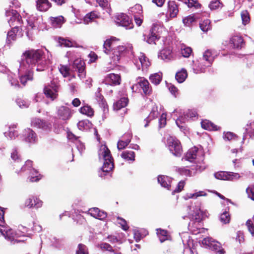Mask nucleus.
Segmentation results:
<instances>
[{
  "mask_svg": "<svg viewBox=\"0 0 254 254\" xmlns=\"http://www.w3.org/2000/svg\"><path fill=\"white\" fill-rule=\"evenodd\" d=\"M44 52L42 50H30L25 51L22 56V60L26 63V65L30 70L33 66L37 65V71L44 70L50 61H46L44 57Z\"/></svg>",
  "mask_w": 254,
  "mask_h": 254,
  "instance_id": "nucleus-1",
  "label": "nucleus"
},
{
  "mask_svg": "<svg viewBox=\"0 0 254 254\" xmlns=\"http://www.w3.org/2000/svg\"><path fill=\"white\" fill-rule=\"evenodd\" d=\"M98 155L100 160L104 161L103 165L101 168L102 173H107L114 168L113 159L110 151L106 145H101L98 151Z\"/></svg>",
  "mask_w": 254,
  "mask_h": 254,
  "instance_id": "nucleus-2",
  "label": "nucleus"
},
{
  "mask_svg": "<svg viewBox=\"0 0 254 254\" xmlns=\"http://www.w3.org/2000/svg\"><path fill=\"white\" fill-rule=\"evenodd\" d=\"M28 228L23 226H19L16 232L13 231V230L8 227L7 229H4L5 233L3 235L5 239L10 242L14 243L15 242H20L22 240H18L17 238L21 236H27L28 230ZM23 240H22V241Z\"/></svg>",
  "mask_w": 254,
  "mask_h": 254,
  "instance_id": "nucleus-3",
  "label": "nucleus"
},
{
  "mask_svg": "<svg viewBox=\"0 0 254 254\" xmlns=\"http://www.w3.org/2000/svg\"><path fill=\"white\" fill-rule=\"evenodd\" d=\"M201 60L205 61L204 65H202V63H199L196 68L193 67L195 73L204 72L205 67L209 66L214 60V56L212 52L209 50H206L203 54Z\"/></svg>",
  "mask_w": 254,
  "mask_h": 254,
  "instance_id": "nucleus-4",
  "label": "nucleus"
},
{
  "mask_svg": "<svg viewBox=\"0 0 254 254\" xmlns=\"http://www.w3.org/2000/svg\"><path fill=\"white\" fill-rule=\"evenodd\" d=\"M167 144L170 152L176 156H180L182 148L180 142L175 137L170 136L167 139Z\"/></svg>",
  "mask_w": 254,
  "mask_h": 254,
  "instance_id": "nucleus-5",
  "label": "nucleus"
},
{
  "mask_svg": "<svg viewBox=\"0 0 254 254\" xmlns=\"http://www.w3.org/2000/svg\"><path fill=\"white\" fill-rule=\"evenodd\" d=\"M115 22L118 26L125 27L126 29L133 28L131 19L126 14L120 13L116 16Z\"/></svg>",
  "mask_w": 254,
  "mask_h": 254,
  "instance_id": "nucleus-6",
  "label": "nucleus"
},
{
  "mask_svg": "<svg viewBox=\"0 0 254 254\" xmlns=\"http://www.w3.org/2000/svg\"><path fill=\"white\" fill-rule=\"evenodd\" d=\"M32 166V162L31 160H27L26 161L24 166L22 168V170H30L31 174V176L29 177L30 181L31 182H37L42 179V176L39 174L38 172L35 169H30Z\"/></svg>",
  "mask_w": 254,
  "mask_h": 254,
  "instance_id": "nucleus-7",
  "label": "nucleus"
},
{
  "mask_svg": "<svg viewBox=\"0 0 254 254\" xmlns=\"http://www.w3.org/2000/svg\"><path fill=\"white\" fill-rule=\"evenodd\" d=\"M72 68L78 72V76L81 79H83L86 76L85 64L80 58L75 59L72 64Z\"/></svg>",
  "mask_w": 254,
  "mask_h": 254,
  "instance_id": "nucleus-8",
  "label": "nucleus"
},
{
  "mask_svg": "<svg viewBox=\"0 0 254 254\" xmlns=\"http://www.w3.org/2000/svg\"><path fill=\"white\" fill-rule=\"evenodd\" d=\"M216 179L222 180L233 181L239 179L241 176L239 174L231 172L220 171L214 174Z\"/></svg>",
  "mask_w": 254,
  "mask_h": 254,
  "instance_id": "nucleus-9",
  "label": "nucleus"
},
{
  "mask_svg": "<svg viewBox=\"0 0 254 254\" xmlns=\"http://www.w3.org/2000/svg\"><path fill=\"white\" fill-rule=\"evenodd\" d=\"M161 28L159 25L154 24L150 30L149 35L144 37V40L149 44H155V41L160 37L157 33L159 32V29Z\"/></svg>",
  "mask_w": 254,
  "mask_h": 254,
  "instance_id": "nucleus-10",
  "label": "nucleus"
},
{
  "mask_svg": "<svg viewBox=\"0 0 254 254\" xmlns=\"http://www.w3.org/2000/svg\"><path fill=\"white\" fill-rule=\"evenodd\" d=\"M19 72L20 73L25 72V75H23L20 76V82L23 85H25L27 80H31L32 79L33 73L28 68L27 65L25 64L23 61V63H21L20 64Z\"/></svg>",
  "mask_w": 254,
  "mask_h": 254,
  "instance_id": "nucleus-11",
  "label": "nucleus"
},
{
  "mask_svg": "<svg viewBox=\"0 0 254 254\" xmlns=\"http://www.w3.org/2000/svg\"><path fill=\"white\" fill-rule=\"evenodd\" d=\"M120 42V40L115 37H112L111 38L107 39L104 43L103 50L105 53L107 54L114 51L117 44Z\"/></svg>",
  "mask_w": 254,
  "mask_h": 254,
  "instance_id": "nucleus-12",
  "label": "nucleus"
},
{
  "mask_svg": "<svg viewBox=\"0 0 254 254\" xmlns=\"http://www.w3.org/2000/svg\"><path fill=\"white\" fill-rule=\"evenodd\" d=\"M58 90V85L55 83H51V85L46 86L44 88V93L46 96L54 100L57 97Z\"/></svg>",
  "mask_w": 254,
  "mask_h": 254,
  "instance_id": "nucleus-13",
  "label": "nucleus"
},
{
  "mask_svg": "<svg viewBox=\"0 0 254 254\" xmlns=\"http://www.w3.org/2000/svg\"><path fill=\"white\" fill-rule=\"evenodd\" d=\"M196 115V113L195 111L189 110L186 114L183 116H180L176 120V123L178 127L181 129H184L185 128V123L189 118H192L195 117Z\"/></svg>",
  "mask_w": 254,
  "mask_h": 254,
  "instance_id": "nucleus-14",
  "label": "nucleus"
},
{
  "mask_svg": "<svg viewBox=\"0 0 254 254\" xmlns=\"http://www.w3.org/2000/svg\"><path fill=\"white\" fill-rule=\"evenodd\" d=\"M135 64L138 69H140L141 66L142 70H144L150 66V63L144 54L140 53L137 56V59L135 62Z\"/></svg>",
  "mask_w": 254,
  "mask_h": 254,
  "instance_id": "nucleus-15",
  "label": "nucleus"
},
{
  "mask_svg": "<svg viewBox=\"0 0 254 254\" xmlns=\"http://www.w3.org/2000/svg\"><path fill=\"white\" fill-rule=\"evenodd\" d=\"M158 57L166 62L173 60L175 59V56L171 47L165 48L160 51L158 54Z\"/></svg>",
  "mask_w": 254,
  "mask_h": 254,
  "instance_id": "nucleus-16",
  "label": "nucleus"
},
{
  "mask_svg": "<svg viewBox=\"0 0 254 254\" xmlns=\"http://www.w3.org/2000/svg\"><path fill=\"white\" fill-rule=\"evenodd\" d=\"M43 17L40 15H32L27 20L28 27L31 29L34 28H39L43 23Z\"/></svg>",
  "mask_w": 254,
  "mask_h": 254,
  "instance_id": "nucleus-17",
  "label": "nucleus"
},
{
  "mask_svg": "<svg viewBox=\"0 0 254 254\" xmlns=\"http://www.w3.org/2000/svg\"><path fill=\"white\" fill-rule=\"evenodd\" d=\"M52 6V3L49 0H35L36 8L39 11L46 12Z\"/></svg>",
  "mask_w": 254,
  "mask_h": 254,
  "instance_id": "nucleus-18",
  "label": "nucleus"
},
{
  "mask_svg": "<svg viewBox=\"0 0 254 254\" xmlns=\"http://www.w3.org/2000/svg\"><path fill=\"white\" fill-rule=\"evenodd\" d=\"M126 51V48L124 46H118L115 49H114L112 59L114 62V64H117L119 62L121 57L124 55Z\"/></svg>",
  "mask_w": 254,
  "mask_h": 254,
  "instance_id": "nucleus-19",
  "label": "nucleus"
},
{
  "mask_svg": "<svg viewBox=\"0 0 254 254\" xmlns=\"http://www.w3.org/2000/svg\"><path fill=\"white\" fill-rule=\"evenodd\" d=\"M57 115L59 119L63 120H67L71 117L72 113L68 107L61 106L58 109Z\"/></svg>",
  "mask_w": 254,
  "mask_h": 254,
  "instance_id": "nucleus-20",
  "label": "nucleus"
},
{
  "mask_svg": "<svg viewBox=\"0 0 254 254\" xmlns=\"http://www.w3.org/2000/svg\"><path fill=\"white\" fill-rule=\"evenodd\" d=\"M43 202L39 199L35 197H31L25 200L24 206L29 208L35 207L38 208L42 206Z\"/></svg>",
  "mask_w": 254,
  "mask_h": 254,
  "instance_id": "nucleus-21",
  "label": "nucleus"
},
{
  "mask_svg": "<svg viewBox=\"0 0 254 254\" xmlns=\"http://www.w3.org/2000/svg\"><path fill=\"white\" fill-rule=\"evenodd\" d=\"M31 126L39 128H42L45 130H50L52 125L39 119H33L31 121Z\"/></svg>",
  "mask_w": 254,
  "mask_h": 254,
  "instance_id": "nucleus-22",
  "label": "nucleus"
},
{
  "mask_svg": "<svg viewBox=\"0 0 254 254\" xmlns=\"http://www.w3.org/2000/svg\"><path fill=\"white\" fill-rule=\"evenodd\" d=\"M142 6L140 4H136L133 7H131L130 11V13L134 15V19L136 24L138 26H140L142 22V19L138 17L135 14L138 13L139 14L142 13Z\"/></svg>",
  "mask_w": 254,
  "mask_h": 254,
  "instance_id": "nucleus-23",
  "label": "nucleus"
},
{
  "mask_svg": "<svg viewBox=\"0 0 254 254\" xmlns=\"http://www.w3.org/2000/svg\"><path fill=\"white\" fill-rule=\"evenodd\" d=\"M138 84L142 89L145 95H149L151 93V88L149 82L144 77H138L137 78Z\"/></svg>",
  "mask_w": 254,
  "mask_h": 254,
  "instance_id": "nucleus-24",
  "label": "nucleus"
},
{
  "mask_svg": "<svg viewBox=\"0 0 254 254\" xmlns=\"http://www.w3.org/2000/svg\"><path fill=\"white\" fill-rule=\"evenodd\" d=\"M88 213L92 217L101 220H104L107 216L106 212L96 207L89 209Z\"/></svg>",
  "mask_w": 254,
  "mask_h": 254,
  "instance_id": "nucleus-25",
  "label": "nucleus"
},
{
  "mask_svg": "<svg viewBox=\"0 0 254 254\" xmlns=\"http://www.w3.org/2000/svg\"><path fill=\"white\" fill-rule=\"evenodd\" d=\"M202 244L207 248L213 250H217L220 248V243L214 241L212 238H204L202 241Z\"/></svg>",
  "mask_w": 254,
  "mask_h": 254,
  "instance_id": "nucleus-26",
  "label": "nucleus"
},
{
  "mask_svg": "<svg viewBox=\"0 0 254 254\" xmlns=\"http://www.w3.org/2000/svg\"><path fill=\"white\" fill-rule=\"evenodd\" d=\"M121 81V76L118 74L110 73L105 77V81L111 85H119Z\"/></svg>",
  "mask_w": 254,
  "mask_h": 254,
  "instance_id": "nucleus-27",
  "label": "nucleus"
},
{
  "mask_svg": "<svg viewBox=\"0 0 254 254\" xmlns=\"http://www.w3.org/2000/svg\"><path fill=\"white\" fill-rule=\"evenodd\" d=\"M205 216H206V214L202 212L200 208L198 207L193 209L192 213H189L190 218L195 220L197 222H200Z\"/></svg>",
  "mask_w": 254,
  "mask_h": 254,
  "instance_id": "nucleus-28",
  "label": "nucleus"
},
{
  "mask_svg": "<svg viewBox=\"0 0 254 254\" xmlns=\"http://www.w3.org/2000/svg\"><path fill=\"white\" fill-rule=\"evenodd\" d=\"M23 135L24 136L25 140L30 143H34L37 140L36 134L30 128H27L23 131Z\"/></svg>",
  "mask_w": 254,
  "mask_h": 254,
  "instance_id": "nucleus-29",
  "label": "nucleus"
},
{
  "mask_svg": "<svg viewBox=\"0 0 254 254\" xmlns=\"http://www.w3.org/2000/svg\"><path fill=\"white\" fill-rule=\"evenodd\" d=\"M5 14L6 16H11L8 21L10 26L14 25L12 24L13 22H16L17 23H20L21 17L16 10L12 9L6 11Z\"/></svg>",
  "mask_w": 254,
  "mask_h": 254,
  "instance_id": "nucleus-30",
  "label": "nucleus"
},
{
  "mask_svg": "<svg viewBox=\"0 0 254 254\" xmlns=\"http://www.w3.org/2000/svg\"><path fill=\"white\" fill-rule=\"evenodd\" d=\"M21 30V29L17 25L14 26L7 34L6 43L10 44L12 41L16 40V37L18 32Z\"/></svg>",
  "mask_w": 254,
  "mask_h": 254,
  "instance_id": "nucleus-31",
  "label": "nucleus"
},
{
  "mask_svg": "<svg viewBox=\"0 0 254 254\" xmlns=\"http://www.w3.org/2000/svg\"><path fill=\"white\" fill-rule=\"evenodd\" d=\"M178 6L174 1H169L168 2V12L171 18L175 17L178 13Z\"/></svg>",
  "mask_w": 254,
  "mask_h": 254,
  "instance_id": "nucleus-32",
  "label": "nucleus"
},
{
  "mask_svg": "<svg viewBox=\"0 0 254 254\" xmlns=\"http://www.w3.org/2000/svg\"><path fill=\"white\" fill-rule=\"evenodd\" d=\"M50 22L54 28H60L64 23V18L61 15L57 17H50Z\"/></svg>",
  "mask_w": 254,
  "mask_h": 254,
  "instance_id": "nucleus-33",
  "label": "nucleus"
},
{
  "mask_svg": "<svg viewBox=\"0 0 254 254\" xmlns=\"http://www.w3.org/2000/svg\"><path fill=\"white\" fill-rule=\"evenodd\" d=\"M126 139V140L124 139H120L117 144V147L119 150H122L124 149L130 142L131 138V135L130 133H125L123 135V138Z\"/></svg>",
  "mask_w": 254,
  "mask_h": 254,
  "instance_id": "nucleus-34",
  "label": "nucleus"
},
{
  "mask_svg": "<svg viewBox=\"0 0 254 254\" xmlns=\"http://www.w3.org/2000/svg\"><path fill=\"white\" fill-rule=\"evenodd\" d=\"M158 182L161 186L168 190L170 189L172 179L166 176H159Z\"/></svg>",
  "mask_w": 254,
  "mask_h": 254,
  "instance_id": "nucleus-35",
  "label": "nucleus"
},
{
  "mask_svg": "<svg viewBox=\"0 0 254 254\" xmlns=\"http://www.w3.org/2000/svg\"><path fill=\"white\" fill-rule=\"evenodd\" d=\"M159 112L158 107L156 105H154L152 107L151 111L148 116L144 120V122H145L144 127H146L148 126L149 122L157 118Z\"/></svg>",
  "mask_w": 254,
  "mask_h": 254,
  "instance_id": "nucleus-36",
  "label": "nucleus"
},
{
  "mask_svg": "<svg viewBox=\"0 0 254 254\" xmlns=\"http://www.w3.org/2000/svg\"><path fill=\"white\" fill-rule=\"evenodd\" d=\"M243 43V38L239 35L233 36L230 40V44L235 48H241Z\"/></svg>",
  "mask_w": 254,
  "mask_h": 254,
  "instance_id": "nucleus-37",
  "label": "nucleus"
},
{
  "mask_svg": "<svg viewBox=\"0 0 254 254\" xmlns=\"http://www.w3.org/2000/svg\"><path fill=\"white\" fill-rule=\"evenodd\" d=\"M98 247L103 251H107L112 252L114 254H121V253L119 250L115 249H114L108 243H101L98 245Z\"/></svg>",
  "mask_w": 254,
  "mask_h": 254,
  "instance_id": "nucleus-38",
  "label": "nucleus"
},
{
  "mask_svg": "<svg viewBox=\"0 0 254 254\" xmlns=\"http://www.w3.org/2000/svg\"><path fill=\"white\" fill-rule=\"evenodd\" d=\"M197 152L198 148L196 147L190 149L185 155V159L190 162H192L196 158Z\"/></svg>",
  "mask_w": 254,
  "mask_h": 254,
  "instance_id": "nucleus-39",
  "label": "nucleus"
},
{
  "mask_svg": "<svg viewBox=\"0 0 254 254\" xmlns=\"http://www.w3.org/2000/svg\"><path fill=\"white\" fill-rule=\"evenodd\" d=\"M128 102V100L127 98H121L114 104V109L116 110H119L125 107L127 105Z\"/></svg>",
  "mask_w": 254,
  "mask_h": 254,
  "instance_id": "nucleus-40",
  "label": "nucleus"
},
{
  "mask_svg": "<svg viewBox=\"0 0 254 254\" xmlns=\"http://www.w3.org/2000/svg\"><path fill=\"white\" fill-rule=\"evenodd\" d=\"M98 17L99 15L97 12L93 11L87 13L84 17L83 21L84 24H88Z\"/></svg>",
  "mask_w": 254,
  "mask_h": 254,
  "instance_id": "nucleus-41",
  "label": "nucleus"
},
{
  "mask_svg": "<svg viewBox=\"0 0 254 254\" xmlns=\"http://www.w3.org/2000/svg\"><path fill=\"white\" fill-rule=\"evenodd\" d=\"M201 125L202 127L205 129L209 130H217L218 129L217 126L207 120H203Z\"/></svg>",
  "mask_w": 254,
  "mask_h": 254,
  "instance_id": "nucleus-42",
  "label": "nucleus"
},
{
  "mask_svg": "<svg viewBox=\"0 0 254 254\" xmlns=\"http://www.w3.org/2000/svg\"><path fill=\"white\" fill-rule=\"evenodd\" d=\"M188 76L187 70L183 68L176 74L175 78L179 83H183Z\"/></svg>",
  "mask_w": 254,
  "mask_h": 254,
  "instance_id": "nucleus-43",
  "label": "nucleus"
},
{
  "mask_svg": "<svg viewBox=\"0 0 254 254\" xmlns=\"http://www.w3.org/2000/svg\"><path fill=\"white\" fill-rule=\"evenodd\" d=\"M4 213L3 208L0 207V233L3 236L5 233L4 229H7L8 227L4 225Z\"/></svg>",
  "mask_w": 254,
  "mask_h": 254,
  "instance_id": "nucleus-44",
  "label": "nucleus"
},
{
  "mask_svg": "<svg viewBox=\"0 0 254 254\" xmlns=\"http://www.w3.org/2000/svg\"><path fill=\"white\" fill-rule=\"evenodd\" d=\"M121 156L127 161H133L134 160L135 154L132 151L127 150L122 153Z\"/></svg>",
  "mask_w": 254,
  "mask_h": 254,
  "instance_id": "nucleus-45",
  "label": "nucleus"
},
{
  "mask_svg": "<svg viewBox=\"0 0 254 254\" xmlns=\"http://www.w3.org/2000/svg\"><path fill=\"white\" fill-rule=\"evenodd\" d=\"M162 75L161 73H155L151 74L149 77L151 82L155 85L159 84L162 80Z\"/></svg>",
  "mask_w": 254,
  "mask_h": 254,
  "instance_id": "nucleus-46",
  "label": "nucleus"
},
{
  "mask_svg": "<svg viewBox=\"0 0 254 254\" xmlns=\"http://www.w3.org/2000/svg\"><path fill=\"white\" fill-rule=\"evenodd\" d=\"M199 17L197 15L191 14L183 19V22L186 26H190L193 22L195 21Z\"/></svg>",
  "mask_w": 254,
  "mask_h": 254,
  "instance_id": "nucleus-47",
  "label": "nucleus"
},
{
  "mask_svg": "<svg viewBox=\"0 0 254 254\" xmlns=\"http://www.w3.org/2000/svg\"><path fill=\"white\" fill-rule=\"evenodd\" d=\"M15 128H16L15 125L10 127L8 132H4L5 136H8L11 139H15V137L18 136V132L15 130Z\"/></svg>",
  "mask_w": 254,
  "mask_h": 254,
  "instance_id": "nucleus-48",
  "label": "nucleus"
},
{
  "mask_svg": "<svg viewBox=\"0 0 254 254\" xmlns=\"http://www.w3.org/2000/svg\"><path fill=\"white\" fill-rule=\"evenodd\" d=\"M81 114L86 115L89 117H92L94 115V111L90 106H84L80 109Z\"/></svg>",
  "mask_w": 254,
  "mask_h": 254,
  "instance_id": "nucleus-49",
  "label": "nucleus"
},
{
  "mask_svg": "<svg viewBox=\"0 0 254 254\" xmlns=\"http://www.w3.org/2000/svg\"><path fill=\"white\" fill-rule=\"evenodd\" d=\"M91 123L88 120H83L79 121L77 124V126L80 130H86L90 127Z\"/></svg>",
  "mask_w": 254,
  "mask_h": 254,
  "instance_id": "nucleus-50",
  "label": "nucleus"
},
{
  "mask_svg": "<svg viewBox=\"0 0 254 254\" xmlns=\"http://www.w3.org/2000/svg\"><path fill=\"white\" fill-rule=\"evenodd\" d=\"M157 234L158 237L161 243H163L165 241L168 239V232L167 231L162 229H157Z\"/></svg>",
  "mask_w": 254,
  "mask_h": 254,
  "instance_id": "nucleus-51",
  "label": "nucleus"
},
{
  "mask_svg": "<svg viewBox=\"0 0 254 254\" xmlns=\"http://www.w3.org/2000/svg\"><path fill=\"white\" fill-rule=\"evenodd\" d=\"M199 25L200 29L203 32H207L211 28L210 21L209 19L204 20L200 23Z\"/></svg>",
  "mask_w": 254,
  "mask_h": 254,
  "instance_id": "nucleus-52",
  "label": "nucleus"
},
{
  "mask_svg": "<svg viewBox=\"0 0 254 254\" xmlns=\"http://www.w3.org/2000/svg\"><path fill=\"white\" fill-rule=\"evenodd\" d=\"M183 1L189 7H194L196 9H198L201 6V4L196 0H184Z\"/></svg>",
  "mask_w": 254,
  "mask_h": 254,
  "instance_id": "nucleus-53",
  "label": "nucleus"
},
{
  "mask_svg": "<svg viewBox=\"0 0 254 254\" xmlns=\"http://www.w3.org/2000/svg\"><path fill=\"white\" fill-rule=\"evenodd\" d=\"M181 53L185 58H188L192 53V50L190 47L182 46L181 49Z\"/></svg>",
  "mask_w": 254,
  "mask_h": 254,
  "instance_id": "nucleus-54",
  "label": "nucleus"
},
{
  "mask_svg": "<svg viewBox=\"0 0 254 254\" xmlns=\"http://www.w3.org/2000/svg\"><path fill=\"white\" fill-rule=\"evenodd\" d=\"M59 43L61 46H63L66 47H74V45L75 44L74 42L64 38H60Z\"/></svg>",
  "mask_w": 254,
  "mask_h": 254,
  "instance_id": "nucleus-55",
  "label": "nucleus"
},
{
  "mask_svg": "<svg viewBox=\"0 0 254 254\" xmlns=\"http://www.w3.org/2000/svg\"><path fill=\"white\" fill-rule=\"evenodd\" d=\"M59 69L64 77H66L69 76V68L67 66L60 65Z\"/></svg>",
  "mask_w": 254,
  "mask_h": 254,
  "instance_id": "nucleus-56",
  "label": "nucleus"
},
{
  "mask_svg": "<svg viewBox=\"0 0 254 254\" xmlns=\"http://www.w3.org/2000/svg\"><path fill=\"white\" fill-rule=\"evenodd\" d=\"M241 15L242 20V23L244 25H246L249 23L250 18L249 14L247 10L243 11L241 12Z\"/></svg>",
  "mask_w": 254,
  "mask_h": 254,
  "instance_id": "nucleus-57",
  "label": "nucleus"
},
{
  "mask_svg": "<svg viewBox=\"0 0 254 254\" xmlns=\"http://www.w3.org/2000/svg\"><path fill=\"white\" fill-rule=\"evenodd\" d=\"M222 6L223 4L220 1V0H213L209 4V7L211 9H216Z\"/></svg>",
  "mask_w": 254,
  "mask_h": 254,
  "instance_id": "nucleus-58",
  "label": "nucleus"
},
{
  "mask_svg": "<svg viewBox=\"0 0 254 254\" xmlns=\"http://www.w3.org/2000/svg\"><path fill=\"white\" fill-rule=\"evenodd\" d=\"M193 224H195L194 222H192V224L190 223L189 225V228L192 232V233L195 235H196L198 233H203L205 231V229L203 228L200 229L196 228L193 226Z\"/></svg>",
  "mask_w": 254,
  "mask_h": 254,
  "instance_id": "nucleus-59",
  "label": "nucleus"
},
{
  "mask_svg": "<svg viewBox=\"0 0 254 254\" xmlns=\"http://www.w3.org/2000/svg\"><path fill=\"white\" fill-rule=\"evenodd\" d=\"M76 254H88V250L86 247L82 244L78 246V249L76 252Z\"/></svg>",
  "mask_w": 254,
  "mask_h": 254,
  "instance_id": "nucleus-60",
  "label": "nucleus"
},
{
  "mask_svg": "<svg viewBox=\"0 0 254 254\" xmlns=\"http://www.w3.org/2000/svg\"><path fill=\"white\" fill-rule=\"evenodd\" d=\"M203 193V191H199L195 193H188L185 195L184 196L186 199H190V198H196L198 196L203 195L202 194Z\"/></svg>",
  "mask_w": 254,
  "mask_h": 254,
  "instance_id": "nucleus-61",
  "label": "nucleus"
},
{
  "mask_svg": "<svg viewBox=\"0 0 254 254\" xmlns=\"http://www.w3.org/2000/svg\"><path fill=\"white\" fill-rule=\"evenodd\" d=\"M220 219L222 223L226 224L229 222L230 216L227 211H225L221 215Z\"/></svg>",
  "mask_w": 254,
  "mask_h": 254,
  "instance_id": "nucleus-62",
  "label": "nucleus"
},
{
  "mask_svg": "<svg viewBox=\"0 0 254 254\" xmlns=\"http://www.w3.org/2000/svg\"><path fill=\"white\" fill-rule=\"evenodd\" d=\"M206 168V166L203 162L198 163L196 165L192 166L191 169L196 170V172H201Z\"/></svg>",
  "mask_w": 254,
  "mask_h": 254,
  "instance_id": "nucleus-63",
  "label": "nucleus"
},
{
  "mask_svg": "<svg viewBox=\"0 0 254 254\" xmlns=\"http://www.w3.org/2000/svg\"><path fill=\"white\" fill-rule=\"evenodd\" d=\"M16 103L21 108H27L29 105V103L28 101L20 98L17 99Z\"/></svg>",
  "mask_w": 254,
  "mask_h": 254,
  "instance_id": "nucleus-64",
  "label": "nucleus"
}]
</instances>
